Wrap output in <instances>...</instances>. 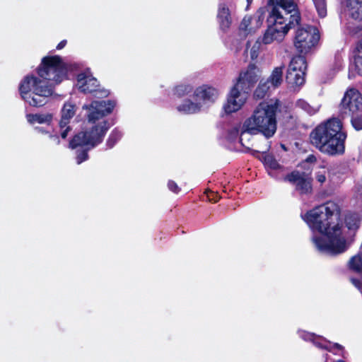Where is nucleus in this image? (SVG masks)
Segmentation results:
<instances>
[{"mask_svg": "<svg viewBox=\"0 0 362 362\" xmlns=\"http://www.w3.org/2000/svg\"><path fill=\"white\" fill-rule=\"evenodd\" d=\"M314 161H315V157L313 156H308L305 160L307 163H313Z\"/></svg>", "mask_w": 362, "mask_h": 362, "instance_id": "58836bf2", "label": "nucleus"}, {"mask_svg": "<svg viewBox=\"0 0 362 362\" xmlns=\"http://www.w3.org/2000/svg\"><path fill=\"white\" fill-rule=\"evenodd\" d=\"M284 68L283 66L274 68L269 77L266 80L274 90L277 88L282 83Z\"/></svg>", "mask_w": 362, "mask_h": 362, "instance_id": "b1692460", "label": "nucleus"}, {"mask_svg": "<svg viewBox=\"0 0 362 362\" xmlns=\"http://www.w3.org/2000/svg\"><path fill=\"white\" fill-rule=\"evenodd\" d=\"M26 119L30 124H49L52 121L53 116L50 113L27 114Z\"/></svg>", "mask_w": 362, "mask_h": 362, "instance_id": "4be33fe9", "label": "nucleus"}, {"mask_svg": "<svg viewBox=\"0 0 362 362\" xmlns=\"http://www.w3.org/2000/svg\"><path fill=\"white\" fill-rule=\"evenodd\" d=\"M252 0H247V4H250V3L252 2Z\"/></svg>", "mask_w": 362, "mask_h": 362, "instance_id": "37998d69", "label": "nucleus"}, {"mask_svg": "<svg viewBox=\"0 0 362 362\" xmlns=\"http://www.w3.org/2000/svg\"><path fill=\"white\" fill-rule=\"evenodd\" d=\"M296 106L310 115L315 114L320 109L319 105H311L303 99L298 100Z\"/></svg>", "mask_w": 362, "mask_h": 362, "instance_id": "bb28decb", "label": "nucleus"}, {"mask_svg": "<svg viewBox=\"0 0 362 362\" xmlns=\"http://www.w3.org/2000/svg\"><path fill=\"white\" fill-rule=\"evenodd\" d=\"M346 9L352 18L362 20V0H347Z\"/></svg>", "mask_w": 362, "mask_h": 362, "instance_id": "412c9836", "label": "nucleus"}, {"mask_svg": "<svg viewBox=\"0 0 362 362\" xmlns=\"http://www.w3.org/2000/svg\"><path fill=\"white\" fill-rule=\"evenodd\" d=\"M319 39V32L316 28L300 26L295 32L293 45L298 52L306 54L315 47Z\"/></svg>", "mask_w": 362, "mask_h": 362, "instance_id": "6e6552de", "label": "nucleus"}, {"mask_svg": "<svg viewBox=\"0 0 362 362\" xmlns=\"http://www.w3.org/2000/svg\"><path fill=\"white\" fill-rule=\"evenodd\" d=\"M176 109L179 112L185 115L197 114L202 111L197 101L189 98L178 104Z\"/></svg>", "mask_w": 362, "mask_h": 362, "instance_id": "aec40b11", "label": "nucleus"}, {"mask_svg": "<svg viewBox=\"0 0 362 362\" xmlns=\"http://www.w3.org/2000/svg\"><path fill=\"white\" fill-rule=\"evenodd\" d=\"M123 133L117 129H113L108 136L106 145L108 148H112L122 137Z\"/></svg>", "mask_w": 362, "mask_h": 362, "instance_id": "cd10ccee", "label": "nucleus"}, {"mask_svg": "<svg viewBox=\"0 0 362 362\" xmlns=\"http://www.w3.org/2000/svg\"><path fill=\"white\" fill-rule=\"evenodd\" d=\"M287 33L282 30H278L268 24L267 28L262 37V42L264 45H270L274 42H281L284 39Z\"/></svg>", "mask_w": 362, "mask_h": 362, "instance_id": "6ab92c4d", "label": "nucleus"}, {"mask_svg": "<svg viewBox=\"0 0 362 362\" xmlns=\"http://www.w3.org/2000/svg\"><path fill=\"white\" fill-rule=\"evenodd\" d=\"M346 139L342 123L337 118L322 122L310 133L311 143L322 153L331 156L344 153Z\"/></svg>", "mask_w": 362, "mask_h": 362, "instance_id": "20e7f679", "label": "nucleus"}, {"mask_svg": "<svg viewBox=\"0 0 362 362\" xmlns=\"http://www.w3.org/2000/svg\"><path fill=\"white\" fill-rule=\"evenodd\" d=\"M334 362H346V361H343V360H337V361H334Z\"/></svg>", "mask_w": 362, "mask_h": 362, "instance_id": "a19ab883", "label": "nucleus"}, {"mask_svg": "<svg viewBox=\"0 0 362 362\" xmlns=\"http://www.w3.org/2000/svg\"><path fill=\"white\" fill-rule=\"evenodd\" d=\"M315 8L318 16L324 18L327 16V2L326 0H313Z\"/></svg>", "mask_w": 362, "mask_h": 362, "instance_id": "c756f323", "label": "nucleus"}, {"mask_svg": "<svg viewBox=\"0 0 362 362\" xmlns=\"http://www.w3.org/2000/svg\"><path fill=\"white\" fill-rule=\"evenodd\" d=\"M298 334L305 341H311L317 347L326 349L329 351H332V349H337L338 350H343L344 349L341 345L337 343L332 344L325 338L317 336L313 333L307 332L304 330H298Z\"/></svg>", "mask_w": 362, "mask_h": 362, "instance_id": "2eb2a0df", "label": "nucleus"}, {"mask_svg": "<svg viewBox=\"0 0 362 362\" xmlns=\"http://www.w3.org/2000/svg\"><path fill=\"white\" fill-rule=\"evenodd\" d=\"M220 93L218 88L203 84L197 87L193 91L192 99L198 102L202 111L208 109L218 99Z\"/></svg>", "mask_w": 362, "mask_h": 362, "instance_id": "9d476101", "label": "nucleus"}, {"mask_svg": "<svg viewBox=\"0 0 362 362\" xmlns=\"http://www.w3.org/2000/svg\"><path fill=\"white\" fill-rule=\"evenodd\" d=\"M301 217L313 233H320V237L314 234L312 238L319 251L335 255L346 250V242L340 219V209L337 203L327 202L301 214Z\"/></svg>", "mask_w": 362, "mask_h": 362, "instance_id": "f257e3e1", "label": "nucleus"}, {"mask_svg": "<svg viewBox=\"0 0 362 362\" xmlns=\"http://www.w3.org/2000/svg\"><path fill=\"white\" fill-rule=\"evenodd\" d=\"M351 281L352 284H354L356 288H358V289H360V290L361 289V282H360L358 280L355 279H351Z\"/></svg>", "mask_w": 362, "mask_h": 362, "instance_id": "e433bc0d", "label": "nucleus"}, {"mask_svg": "<svg viewBox=\"0 0 362 362\" xmlns=\"http://www.w3.org/2000/svg\"><path fill=\"white\" fill-rule=\"evenodd\" d=\"M327 173V170L324 168L317 173L316 179L320 184H322L325 182Z\"/></svg>", "mask_w": 362, "mask_h": 362, "instance_id": "72a5a7b5", "label": "nucleus"}, {"mask_svg": "<svg viewBox=\"0 0 362 362\" xmlns=\"http://www.w3.org/2000/svg\"><path fill=\"white\" fill-rule=\"evenodd\" d=\"M274 6L268 24L288 33L291 24H298L300 16L296 11V0H269Z\"/></svg>", "mask_w": 362, "mask_h": 362, "instance_id": "423d86ee", "label": "nucleus"}, {"mask_svg": "<svg viewBox=\"0 0 362 362\" xmlns=\"http://www.w3.org/2000/svg\"><path fill=\"white\" fill-rule=\"evenodd\" d=\"M307 63L302 56L293 57L289 64L286 80L292 86H300L305 83Z\"/></svg>", "mask_w": 362, "mask_h": 362, "instance_id": "9b49d317", "label": "nucleus"}, {"mask_svg": "<svg viewBox=\"0 0 362 362\" xmlns=\"http://www.w3.org/2000/svg\"><path fill=\"white\" fill-rule=\"evenodd\" d=\"M231 6L230 2H222L218 5L217 18L221 28L223 30L229 28L232 23L230 9Z\"/></svg>", "mask_w": 362, "mask_h": 362, "instance_id": "a211bd4d", "label": "nucleus"}, {"mask_svg": "<svg viewBox=\"0 0 362 362\" xmlns=\"http://www.w3.org/2000/svg\"><path fill=\"white\" fill-rule=\"evenodd\" d=\"M76 86L80 91L84 93H95L98 98H105L109 95L108 90L99 89L97 79L89 71L81 73L77 76Z\"/></svg>", "mask_w": 362, "mask_h": 362, "instance_id": "f8f14e48", "label": "nucleus"}, {"mask_svg": "<svg viewBox=\"0 0 362 362\" xmlns=\"http://www.w3.org/2000/svg\"><path fill=\"white\" fill-rule=\"evenodd\" d=\"M355 66L358 73L362 76V40L358 46V54L355 57Z\"/></svg>", "mask_w": 362, "mask_h": 362, "instance_id": "2f4dec72", "label": "nucleus"}, {"mask_svg": "<svg viewBox=\"0 0 362 362\" xmlns=\"http://www.w3.org/2000/svg\"><path fill=\"white\" fill-rule=\"evenodd\" d=\"M274 90L267 81L262 80L254 93V97L258 99L264 98L267 94Z\"/></svg>", "mask_w": 362, "mask_h": 362, "instance_id": "a878e982", "label": "nucleus"}, {"mask_svg": "<svg viewBox=\"0 0 362 362\" xmlns=\"http://www.w3.org/2000/svg\"><path fill=\"white\" fill-rule=\"evenodd\" d=\"M288 181L296 186L297 190L301 194H306L311 191V182L308 175L294 171L286 177Z\"/></svg>", "mask_w": 362, "mask_h": 362, "instance_id": "f3484780", "label": "nucleus"}, {"mask_svg": "<svg viewBox=\"0 0 362 362\" xmlns=\"http://www.w3.org/2000/svg\"><path fill=\"white\" fill-rule=\"evenodd\" d=\"M69 66L59 56H48L42 59L37 76H25L19 84L22 99L33 107L45 105L54 93L53 85L66 78Z\"/></svg>", "mask_w": 362, "mask_h": 362, "instance_id": "f03ea898", "label": "nucleus"}, {"mask_svg": "<svg viewBox=\"0 0 362 362\" xmlns=\"http://www.w3.org/2000/svg\"><path fill=\"white\" fill-rule=\"evenodd\" d=\"M116 106L115 100H93L84 104L82 110L86 111L87 119L85 129L76 134L69 143V147L83 150L76 156L77 164L88 159V151L100 144L111 124L107 117L110 115Z\"/></svg>", "mask_w": 362, "mask_h": 362, "instance_id": "7ed1b4c3", "label": "nucleus"}, {"mask_svg": "<svg viewBox=\"0 0 362 362\" xmlns=\"http://www.w3.org/2000/svg\"><path fill=\"white\" fill-rule=\"evenodd\" d=\"M76 109V105L70 102L65 103L62 109V118L59 122V126L62 129L61 133L62 139L66 138L68 133L71 129L67 125L69 124L71 119L75 115Z\"/></svg>", "mask_w": 362, "mask_h": 362, "instance_id": "dca6fc26", "label": "nucleus"}, {"mask_svg": "<svg viewBox=\"0 0 362 362\" xmlns=\"http://www.w3.org/2000/svg\"><path fill=\"white\" fill-rule=\"evenodd\" d=\"M168 189L173 192L177 194L180 191V188L178 187L176 182L173 180H169L168 182Z\"/></svg>", "mask_w": 362, "mask_h": 362, "instance_id": "c9c22d12", "label": "nucleus"}, {"mask_svg": "<svg viewBox=\"0 0 362 362\" xmlns=\"http://www.w3.org/2000/svg\"><path fill=\"white\" fill-rule=\"evenodd\" d=\"M260 75L259 68L254 64H250L246 69L240 71L234 84L249 92L250 89L257 83Z\"/></svg>", "mask_w": 362, "mask_h": 362, "instance_id": "4468645a", "label": "nucleus"}, {"mask_svg": "<svg viewBox=\"0 0 362 362\" xmlns=\"http://www.w3.org/2000/svg\"><path fill=\"white\" fill-rule=\"evenodd\" d=\"M340 116L350 118L353 127L362 129V95L356 88L348 89L339 105Z\"/></svg>", "mask_w": 362, "mask_h": 362, "instance_id": "0eeeda50", "label": "nucleus"}, {"mask_svg": "<svg viewBox=\"0 0 362 362\" xmlns=\"http://www.w3.org/2000/svg\"><path fill=\"white\" fill-rule=\"evenodd\" d=\"M279 101L272 99L259 103L250 117L247 118L241 127L240 141L242 143L245 134H262L267 138L273 136L276 131V112Z\"/></svg>", "mask_w": 362, "mask_h": 362, "instance_id": "39448f33", "label": "nucleus"}, {"mask_svg": "<svg viewBox=\"0 0 362 362\" xmlns=\"http://www.w3.org/2000/svg\"><path fill=\"white\" fill-rule=\"evenodd\" d=\"M264 17V8H259L253 15H246L239 25L240 34L247 36L255 33L262 27Z\"/></svg>", "mask_w": 362, "mask_h": 362, "instance_id": "ddd939ff", "label": "nucleus"}, {"mask_svg": "<svg viewBox=\"0 0 362 362\" xmlns=\"http://www.w3.org/2000/svg\"><path fill=\"white\" fill-rule=\"evenodd\" d=\"M263 163L269 174L272 177H277L276 172L282 169L280 164L271 155H265L263 158Z\"/></svg>", "mask_w": 362, "mask_h": 362, "instance_id": "5701e85b", "label": "nucleus"}, {"mask_svg": "<svg viewBox=\"0 0 362 362\" xmlns=\"http://www.w3.org/2000/svg\"><path fill=\"white\" fill-rule=\"evenodd\" d=\"M350 268L356 272L362 271V257L355 256L349 262Z\"/></svg>", "mask_w": 362, "mask_h": 362, "instance_id": "473e14b6", "label": "nucleus"}, {"mask_svg": "<svg viewBox=\"0 0 362 362\" xmlns=\"http://www.w3.org/2000/svg\"><path fill=\"white\" fill-rule=\"evenodd\" d=\"M50 138H51V139L53 140V141L55 144H58L59 143V138L57 136H56V135L50 136Z\"/></svg>", "mask_w": 362, "mask_h": 362, "instance_id": "ea45409f", "label": "nucleus"}, {"mask_svg": "<svg viewBox=\"0 0 362 362\" xmlns=\"http://www.w3.org/2000/svg\"><path fill=\"white\" fill-rule=\"evenodd\" d=\"M66 45V40H64L62 41H61L57 45V49H62V48H64L65 47V45Z\"/></svg>", "mask_w": 362, "mask_h": 362, "instance_id": "4c0bfd02", "label": "nucleus"}, {"mask_svg": "<svg viewBox=\"0 0 362 362\" xmlns=\"http://www.w3.org/2000/svg\"><path fill=\"white\" fill-rule=\"evenodd\" d=\"M209 199H210L211 201H214V202H216V200H215V199H211V198H210L209 197Z\"/></svg>", "mask_w": 362, "mask_h": 362, "instance_id": "79ce46f5", "label": "nucleus"}, {"mask_svg": "<svg viewBox=\"0 0 362 362\" xmlns=\"http://www.w3.org/2000/svg\"><path fill=\"white\" fill-rule=\"evenodd\" d=\"M249 98V92L236 85L229 90L226 102L223 105V111L226 115H231L240 110L246 104Z\"/></svg>", "mask_w": 362, "mask_h": 362, "instance_id": "1a4fd4ad", "label": "nucleus"}, {"mask_svg": "<svg viewBox=\"0 0 362 362\" xmlns=\"http://www.w3.org/2000/svg\"><path fill=\"white\" fill-rule=\"evenodd\" d=\"M191 90L192 87L186 84H180L176 86L174 88L173 93L175 95L181 98L189 93Z\"/></svg>", "mask_w": 362, "mask_h": 362, "instance_id": "7c9ffc66", "label": "nucleus"}, {"mask_svg": "<svg viewBox=\"0 0 362 362\" xmlns=\"http://www.w3.org/2000/svg\"><path fill=\"white\" fill-rule=\"evenodd\" d=\"M262 40H260L259 38L254 42L249 41L247 42L245 52L252 60L257 59L262 49Z\"/></svg>", "mask_w": 362, "mask_h": 362, "instance_id": "393cba45", "label": "nucleus"}, {"mask_svg": "<svg viewBox=\"0 0 362 362\" xmlns=\"http://www.w3.org/2000/svg\"><path fill=\"white\" fill-rule=\"evenodd\" d=\"M355 198L359 201L361 207L362 208V182L358 183L356 187Z\"/></svg>", "mask_w": 362, "mask_h": 362, "instance_id": "f704fd0d", "label": "nucleus"}, {"mask_svg": "<svg viewBox=\"0 0 362 362\" xmlns=\"http://www.w3.org/2000/svg\"><path fill=\"white\" fill-rule=\"evenodd\" d=\"M360 221L359 215L357 214H350L346 216L345 223L350 230H355L358 227Z\"/></svg>", "mask_w": 362, "mask_h": 362, "instance_id": "c85d7f7f", "label": "nucleus"}]
</instances>
